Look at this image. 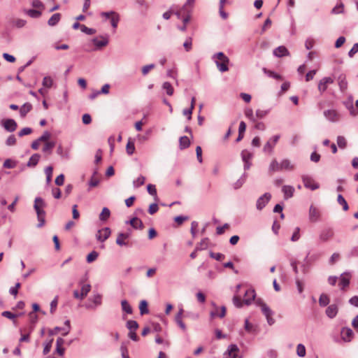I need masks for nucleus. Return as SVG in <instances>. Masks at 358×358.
I'll return each mask as SVG.
<instances>
[{"mask_svg":"<svg viewBox=\"0 0 358 358\" xmlns=\"http://www.w3.org/2000/svg\"><path fill=\"white\" fill-rule=\"evenodd\" d=\"M338 313V307L335 304L330 305L326 309V314L329 318H334L336 317Z\"/></svg>","mask_w":358,"mask_h":358,"instance_id":"412c9836","label":"nucleus"},{"mask_svg":"<svg viewBox=\"0 0 358 358\" xmlns=\"http://www.w3.org/2000/svg\"><path fill=\"white\" fill-rule=\"evenodd\" d=\"M320 217V213L319 210L315 207L314 206L311 205L310 206L309 209V220L312 222H316L319 220Z\"/></svg>","mask_w":358,"mask_h":358,"instance_id":"4468645a","label":"nucleus"},{"mask_svg":"<svg viewBox=\"0 0 358 358\" xmlns=\"http://www.w3.org/2000/svg\"><path fill=\"white\" fill-rule=\"evenodd\" d=\"M216 66L221 72H225L229 70L228 64H221L220 62L216 61Z\"/></svg>","mask_w":358,"mask_h":358,"instance_id":"13d9d810","label":"nucleus"},{"mask_svg":"<svg viewBox=\"0 0 358 358\" xmlns=\"http://www.w3.org/2000/svg\"><path fill=\"white\" fill-rule=\"evenodd\" d=\"M209 255L211 258L216 259L217 261H222L224 259V255L222 253H215L212 251L210 252Z\"/></svg>","mask_w":358,"mask_h":358,"instance_id":"09e8293b","label":"nucleus"},{"mask_svg":"<svg viewBox=\"0 0 358 358\" xmlns=\"http://www.w3.org/2000/svg\"><path fill=\"white\" fill-rule=\"evenodd\" d=\"M126 327L129 331H136L138 328V324L135 320H128Z\"/></svg>","mask_w":358,"mask_h":358,"instance_id":"72a5a7b5","label":"nucleus"},{"mask_svg":"<svg viewBox=\"0 0 358 358\" xmlns=\"http://www.w3.org/2000/svg\"><path fill=\"white\" fill-rule=\"evenodd\" d=\"M139 310L141 315H145L148 313L149 310L148 308V303L145 300H142L139 304Z\"/></svg>","mask_w":358,"mask_h":358,"instance_id":"473e14b6","label":"nucleus"},{"mask_svg":"<svg viewBox=\"0 0 358 358\" xmlns=\"http://www.w3.org/2000/svg\"><path fill=\"white\" fill-rule=\"evenodd\" d=\"M158 210H159L158 205L157 203H152L149 206L148 213L150 215H153L155 213H157L158 211Z\"/></svg>","mask_w":358,"mask_h":358,"instance_id":"338daca9","label":"nucleus"},{"mask_svg":"<svg viewBox=\"0 0 358 358\" xmlns=\"http://www.w3.org/2000/svg\"><path fill=\"white\" fill-rule=\"evenodd\" d=\"M302 180L306 188L310 189L311 190H315L320 187L319 184L315 182V180L309 176H303Z\"/></svg>","mask_w":358,"mask_h":358,"instance_id":"7ed1b4c3","label":"nucleus"},{"mask_svg":"<svg viewBox=\"0 0 358 358\" xmlns=\"http://www.w3.org/2000/svg\"><path fill=\"white\" fill-rule=\"evenodd\" d=\"M256 303L261 307L262 312L265 315L268 324L269 325L273 324L275 320L272 317L273 313L271 308L260 299L256 301Z\"/></svg>","mask_w":358,"mask_h":358,"instance_id":"f03ea898","label":"nucleus"},{"mask_svg":"<svg viewBox=\"0 0 358 358\" xmlns=\"http://www.w3.org/2000/svg\"><path fill=\"white\" fill-rule=\"evenodd\" d=\"M155 67V65L154 64H150L148 65L143 66L142 67V73L143 76L147 75L149 71L152 69H153Z\"/></svg>","mask_w":358,"mask_h":358,"instance_id":"bf43d9fd","label":"nucleus"},{"mask_svg":"<svg viewBox=\"0 0 358 358\" xmlns=\"http://www.w3.org/2000/svg\"><path fill=\"white\" fill-rule=\"evenodd\" d=\"M110 215V210L108 208L104 207L102 209V211L99 215V220L102 222H105L109 218Z\"/></svg>","mask_w":358,"mask_h":358,"instance_id":"c756f323","label":"nucleus"},{"mask_svg":"<svg viewBox=\"0 0 358 358\" xmlns=\"http://www.w3.org/2000/svg\"><path fill=\"white\" fill-rule=\"evenodd\" d=\"M245 296L246 298L243 300L244 303L250 305L255 299V292L254 289H248L245 292Z\"/></svg>","mask_w":358,"mask_h":358,"instance_id":"a211bd4d","label":"nucleus"},{"mask_svg":"<svg viewBox=\"0 0 358 358\" xmlns=\"http://www.w3.org/2000/svg\"><path fill=\"white\" fill-rule=\"evenodd\" d=\"M126 151L129 155H131L135 151V146L134 143L130 141H128L126 146Z\"/></svg>","mask_w":358,"mask_h":358,"instance_id":"603ef678","label":"nucleus"},{"mask_svg":"<svg viewBox=\"0 0 358 358\" xmlns=\"http://www.w3.org/2000/svg\"><path fill=\"white\" fill-rule=\"evenodd\" d=\"M241 157L243 161H250L252 157V154L247 150H244L241 152Z\"/></svg>","mask_w":358,"mask_h":358,"instance_id":"3c124183","label":"nucleus"},{"mask_svg":"<svg viewBox=\"0 0 358 358\" xmlns=\"http://www.w3.org/2000/svg\"><path fill=\"white\" fill-rule=\"evenodd\" d=\"M147 189H148V193L150 195L154 196L155 200H157V189L155 188V186L154 185L149 184L148 185V187H147Z\"/></svg>","mask_w":358,"mask_h":358,"instance_id":"8fccbe9b","label":"nucleus"},{"mask_svg":"<svg viewBox=\"0 0 358 358\" xmlns=\"http://www.w3.org/2000/svg\"><path fill=\"white\" fill-rule=\"evenodd\" d=\"M294 166L291 165L290 162L288 159H284L280 163V170L286 169V170H292Z\"/></svg>","mask_w":358,"mask_h":358,"instance_id":"ea45409f","label":"nucleus"},{"mask_svg":"<svg viewBox=\"0 0 358 358\" xmlns=\"http://www.w3.org/2000/svg\"><path fill=\"white\" fill-rule=\"evenodd\" d=\"M334 236V230L333 229L331 228H327V229H324L323 230L321 231L320 235H319V238L320 240V241L322 242H327L328 241H329L330 239H331Z\"/></svg>","mask_w":358,"mask_h":358,"instance_id":"6e6552de","label":"nucleus"},{"mask_svg":"<svg viewBox=\"0 0 358 358\" xmlns=\"http://www.w3.org/2000/svg\"><path fill=\"white\" fill-rule=\"evenodd\" d=\"M324 116L330 122H336L340 120V113L334 109H329L324 111Z\"/></svg>","mask_w":358,"mask_h":358,"instance_id":"20e7f679","label":"nucleus"},{"mask_svg":"<svg viewBox=\"0 0 358 358\" xmlns=\"http://www.w3.org/2000/svg\"><path fill=\"white\" fill-rule=\"evenodd\" d=\"M111 231L109 227H105L99 229L96 235V239L100 242H104L110 236Z\"/></svg>","mask_w":358,"mask_h":358,"instance_id":"1a4fd4ad","label":"nucleus"},{"mask_svg":"<svg viewBox=\"0 0 358 358\" xmlns=\"http://www.w3.org/2000/svg\"><path fill=\"white\" fill-rule=\"evenodd\" d=\"M271 198V195L270 193H265L262 196H260L256 203L257 208L259 210H262L266 205L268 203V202L270 201Z\"/></svg>","mask_w":358,"mask_h":358,"instance_id":"0eeeda50","label":"nucleus"},{"mask_svg":"<svg viewBox=\"0 0 358 358\" xmlns=\"http://www.w3.org/2000/svg\"><path fill=\"white\" fill-rule=\"evenodd\" d=\"M119 20H120V18H119L118 14L116 13L115 15L112 16V17L110 19V22H111L112 27L114 29L117 28Z\"/></svg>","mask_w":358,"mask_h":358,"instance_id":"0e129e2a","label":"nucleus"},{"mask_svg":"<svg viewBox=\"0 0 358 358\" xmlns=\"http://www.w3.org/2000/svg\"><path fill=\"white\" fill-rule=\"evenodd\" d=\"M350 275L349 273H344L341 275L339 286L341 289H344L345 287H348L350 285Z\"/></svg>","mask_w":358,"mask_h":358,"instance_id":"2eb2a0df","label":"nucleus"},{"mask_svg":"<svg viewBox=\"0 0 358 358\" xmlns=\"http://www.w3.org/2000/svg\"><path fill=\"white\" fill-rule=\"evenodd\" d=\"M99 256V253L96 251H92L87 256V262L88 263H92V262L95 261Z\"/></svg>","mask_w":358,"mask_h":358,"instance_id":"de8ad7c7","label":"nucleus"},{"mask_svg":"<svg viewBox=\"0 0 358 358\" xmlns=\"http://www.w3.org/2000/svg\"><path fill=\"white\" fill-rule=\"evenodd\" d=\"M91 289V285L90 284L83 285L81 287V292H79L78 290L73 291V296L76 299H83L88 293L90 292Z\"/></svg>","mask_w":358,"mask_h":358,"instance_id":"423d86ee","label":"nucleus"},{"mask_svg":"<svg viewBox=\"0 0 358 358\" xmlns=\"http://www.w3.org/2000/svg\"><path fill=\"white\" fill-rule=\"evenodd\" d=\"M334 83V80L331 77H324L323 78L318 84V90L320 93H323L327 89L329 84H332Z\"/></svg>","mask_w":358,"mask_h":358,"instance_id":"f8f14e48","label":"nucleus"},{"mask_svg":"<svg viewBox=\"0 0 358 358\" xmlns=\"http://www.w3.org/2000/svg\"><path fill=\"white\" fill-rule=\"evenodd\" d=\"M122 310L127 314H132L133 310L130 304L127 300L121 301Z\"/></svg>","mask_w":358,"mask_h":358,"instance_id":"7c9ffc66","label":"nucleus"},{"mask_svg":"<svg viewBox=\"0 0 358 358\" xmlns=\"http://www.w3.org/2000/svg\"><path fill=\"white\" fill-rule=\"evenodd\" d=\"M280 170V164L274 159L271 162L269 166V171H278Z\"/></svg>","mask_w":358,"mask_h":358,"instance_id":"79ce46f5","label":"nucleus"},{"mask_svg":"<svg viewBox=\"0 0 358 358\" xmlns=\"http://www.w3.org/2000/svg\"><path fill=\"white\" fill-rule=\"evenodd\" d=\"M245 115L252 122H255V117L253 115V110L251 108H248L245 110Z\"/></svg>","mask_w":358,"mask_h":358,"instance_id":"e2e57ef3","label":"nucleus"},{"mask_svg":"<svg viewBox=\"0 0 358 358\" xmlns=\"http://www.w3.org/2000/svg\"><path fill=\"white\" fill-rule=\"evenodd\" d=\"M282 191L284 193L285 199H287L293 196L294 188L290 185H284L282 188Z\"/></svg>","mask_w":358,"mask_h":358,"instance_id":"aec40b11","label":"nucleus"},{"mask_svg":"<svg viewBox=\"0 0 358 358\" xmlns=\"http://www.w3.org/2000/svg\"><path fill=\"white\" fill-rule=\"evenodd\" d=\"M53 81L50 76H45L43 79V86L47 88H50L52 85Z\"/></svg>","mask_w":358,"mask_h":358,"instance_id":"a18cd8bd","label":"nucleus"},{"mask_svg":"<svg viewBox=\"0 0 358 358\" xmlns=\"http://www.w3.org/2000/svg\"><path fill=\"white\" fill-rule=\"evenodd\" d=\"M126 239H127V235H124L123 233H119L116 238V244L119 246H126L127 245V242L124 241Z\"/></svg>","mask_w":358,"mask_h":358,"instance_id":"cd10ccee","label":"nucleus"},{"mask_svg":"<svg viewBox=\"0 0 358 358\" xmlns=\"http://www.w3.org/2000/svg\"><path fill=\"white\" fill-rule=\"evenodd\" d=\"M46 204L44 200L41 197H36L34 200V208L36 210L38 220V227H42L45 224V212L43 208Z\"/></svg>","mask_w":358,"mask_h":358,"instance_id":"f257e3e1","label":"nucleus"},{"mask_svg":"<svg viewBox=\"0 0 358 358\" xmlns=\"http://www.w3.org/2000/svg\"><path fill=\"white\" fill-rule=\"evenodd\" d=\"M296 354L301 357L306 355V348L303 344H298L296 347Z\"/></svg>","mask_w":358,"mask_h":358,"instance_id":"49530a36","label":"nucleus"},{"mask_svg":"<svg viewBox=\"0 0 358 358\" xmlns=\"http://www.w3.org/2000/svg\"><path fill=\"white\" fill-rule=\"evenodd\" d=\"M211 304L214 307V310L210 311V318L213 319L215 317H219L220 318H223L226 315L225 306H222L220 313H217L218 307L216 306V304L214 302H212Z\"/></svg>","mask_w":358,"mask_h":358,"instance_id":"9b49d317","label":"nucleus"},{"mask_svg":"<svg viewBox=\"0 0 358 358\" xmlns=\"http://www.w3.org/2000/svg\"><path fill=\"white\" fill-rule=\"evenodd\" d=\"M55 146V143L54 141L48 142L45 144L43 151L44 152L51 153L52 149Z\"/></svg>","mask_w":358,"mask_h":358,"instance_id":"c03bdc74","label":"nucleus"},{"mask_svg":"<svg viewBox=\"0 0 358 358\" xmlns=\"http://www.w3.org/2000/svg\"><path fill=\"white\" fill-rule=\"evenodd\" d=\"M358 52V43H355L353 47L350 50L348 56L352 57Z\"/></svg>","mask_w":358,"mask_h":358,"instance_id":"774afa93","label":"nucleus"},{"mask_svg":"<svg viewBox=\"0 0 358 358\" xmlns=\"http://www.w3.org/2000/svg\"><path fill=\"white\" fill-rule=\"evenodd\" d=\"M100 38H101V40H99L97 38H94L92 40L94 45L97 48H101L107 45L108 43V39L106 36H100Z\"/></svg>","mask_w":358,"mask_h":358,"instance_id":"f3484780","label":"nucleus"},{"mask_svg":"<svg viewBox=\"0 0 358 358\" xmlns=\"http://www.w3.org/2000/svg\"><path fill=\"white\" fill-rule=\"evenodd\" d=\"M126 223L129 224L133 228L136 229H142L144 227L143 222L136 217H133L129 221H127Z\"/></svg>","mask_w":358,"mask_h":358,"instance_id":"6ab92c4d","label":"nucleus"},{"mask_svg":"<svg viewBox=\"0 0 358 358\" xmlns=\"http://www.w3.org/2000/svg\"><path fill=\"white\" fill-rule=\"evenodd\" d=\"M213 58H216L220 61L229 62V58L222 52H217L215 55H214Z\"/></svg>","mask_w":358,"mask_h":358,"instance_id":"6e6d98bb","label":"nucleus"},{"mask_svg":"<svg viewBox=\"0 0 358 358\" xmlns=\"http://www.w3.org/2000/svg\"><path fill=\"white\" fill-rule=\"evenodd\" d=\"M233 303L234 306L237 308H241L243 306V301H241V298L238 296H234L233 297Z\"/></svg>","mask_w":358,"mask_h":358,"instance_id":"69168bd1","label":"nucleus"},{"mask_svg":"<svg viewBox=\"0 0 358 358\" xmlns=\"http://www.w3.org/2000/svg\"><path fill=\"white\" fill-rule=\"evenodd\" d=\"M12 23L16 27L22 28V27H23L25 25L26 21L24 20H22V19H14L12 21Z\"/></svg>","mask_w":358,"mask_h":358,"instance_id":"864d4df0","label":"nucleus"},{"mask_svg":"<svg viewBox=\"0 0 358 358\" xmlns=\"http://www.w3.org/2000/svg\"><path fill=\"white\" fill-rule=\"evenodd\" d=\"M16 166V163L10 159H7L3 162V167L6 169H13Z\"/></svg>","mask_w":358,"mask_h":358,"instance_id":"052dcab7","label":"nucleus"},{"mask_svg":"<svg viewBox=\"0 0 358 358\" xmlns=\"http://www.w3.org/2000/svg\"><path fill=\"white\" fill-rule=\"evenodd\" d=\"M208 245V238H205L201 241L196 246V251L206 250Z\"/></svg>","mask_w":358,"mask_h":358,"instance_id":"2f4dec72","label":"nucleus"},{"mask_svg":"<svg viewBox=\"0 0 358 358\" xmlns=\"http://www.w3.org/2000/svg\"><path fill=\"white\" fill-rule=\"evenodd\" d=\"M60 18H61L60 13L53 14L48 21V25L51 26V27L56 25L59 22Z\"/></svg>","mask_w":358,"mask_h":358,"instance_id":"bb28decb","label":"nucleus"},{"mask_svg":"<svg viewBox=\"0 0 358 358\" xmlns=\"http://www.w3.org/2000/svg\"><path fill=\"white\" fill-rule=\"evenodd\" d=\"M1 126L8 132H13L16 130L17 124L13 119H6L1 120Z\"/></svg>","mask_w":358,"mask_h":358,"instance_id":"39448f33","label":"nucleus"},{"mask_svg":"<svg viewBox=\"0 0 358 358\" xmlns=\"http://www.w3.org/2000/svg\"><path fill=\"white\" fill-rule=\"evenodd\" d=\"M162 87L164 90H166V94L169 95V96H171L173 95V88L171 85V84L169 82H165L164 83L163 85H162Z\"/></svg>","mask_w":358,"mask_h":358,"instance_id":"58836bf2","label":"nucleus"},{"mask_svg":"<svg viewBox=\"0 0 358 358\" xmlns=\"http://www.w3.org/2000/svg\"><path fill=\"white\" fill-rule=\"evenodd\" d=\"M239 351L238 346L235 344H231L227 349V353L231 358H237V352Z\"/></svg>","mask_w":358,"mask_h":358,"instance_id":"4be33fe9","label":"nucleus"},{"mask_svg":"<svg viewBox=\"0 0 358 358\" xmlns=\"http://www.w3.org/2000/svg\"><path fill=\"white\" fill-rule=\"evenodd\" d=\"M81 31L88 35H92L96 33V30L92 28H89L85 25H81Z\"/></svg>","mask_w":358,"mask_h":358,"instance_id":"4d7b16f0","label":"nucleus"},{"mask_svg":"<svg viewBox=\"0 0 358 358\" xmlns=\"http://www.w3.org/2000/svg\"><path fill=\"white\" fill-rule=\"evenodd\" d=\"M194 3V0H187L185 4L182 6V10L184 12H187V13L189 12L188 8H192Z\"/></svg>","mask_w":358,"mask_h":358,"instance_id":"680f3d73","label":"nucleus"},{"mask_svg":"<svg viewBox=\"0 0 358 358\" xmlns=\"http://www.w3.org/2000/svg\"><path fill=\"white\" fill-rule=\"evenodd\" d=\"M338 203L343 206V209L344 210H348L349 207L347 201H345V198L341 195L338 194L337 198Z\"/></svg>","mask_w":358,"mask_h":358,"instance_id":"c9c22d12","label":"nucleus"},{"mask_svg":"<svg viewBox=\"0 0 358 358\" xmlns=\"http://www.w3.org/2000/svg\"><path fill=\"white\" fill-rule=\"evenodd\" d=\"M341 338L345 342H350L354 336V333L351 329L348 327H343L341 329Z\"/></svg>","mask_w":358,"mask_h":358,"instance_id":"ddd939ff","label":"nucleus"},{"mask_svg":"<svg viewBox=\"0 0 358 358\" xmlns=\"http://www.w3.org/2000/svg\"><path fill=\"white\" fill-rule=\"evenodd\" d=\"M40 158H41V156L39 154L32 155L27 162V166H29V167L36 166L37 165V164L38 163Z\"/></svg>","mask_w":358,"mask_h":358,"instance_id":"5701e85b","label":"nucleus"},{"mask_svg":"<svg viewBox=\"0 0 358 358\" xmlns=\"http://www.w3.org/2000/svg\"><path fill=\"white\" fill-rule=\"evenodd\" d=\"M32 109V106L29 103H25L20 109V113L22 117L26 116V115Z\"/></svg>","mask_w":358,"mask_h":358,"instance_id":"393cba45","label":"nucleus"},{"mask_svg":"<svg viewBox=\"0 0 358 358\" xmlns=\"http://www.w3.org/2000/svg\"><path fill=\"white\" fill-rule=\"evenodd\" d=\"M337 144L340 148L344 149L347 146V141L345 138V137L342 136H338L337 137Z\"/></svg>","mask_w":358,"mask_h":358,"instance_id":"a19ab883","label":"nucleus"},{"mask_svg":"<svg viewBox=\"0 0 358 358\" xmlns=\"http://www.w3.org/2000/svg\"><path fill=\"white\" fill-rule=\"evenodd\" d=\"M263 71L266 74H267L269 77H271L273 78L278 79V80H282V77L280 74H278V73H275L274 71L268 70L266 68L263 69Z\"/></svg>","mask_w":358,"mask_h":358,"instance_id":"e433bc0d","label":"nucleus"},{"mask_svg":"<svg viewBox=\"0 0 358 358\" xmlns=\"http://www.w3.org/2000/svg\"><path fill=\"white\" fill-rule=\"evenodd\" d=\"M280 135H275L273 136L272 138L269 139L264 146V152L271 153L273 147L275 146V143L278 141Z\"/></svg>","mask_w":358,"mask_h":358,"instance_id":"9d476101","label":"nucleus"},{"mask_svg":"<svg viewBox=\"0 0 358 358\" xmlns=\"http://www.w3.org/2000/svg\"><path fill=\"white\" fill-rule=\"evenodd\" d=\"M273 55L277 57H282L289 55V52L285 46L281 45L274 49Z\"/></svg>","mask_w":358,"mask_h":358,"instance_id":"dca6fc26","label":"nucleus"},{"mask_svg":"<svg viewBox=\"0 0 358 358\" xmlns=\"http://www.w3.org/2000/svg\"><path fill=\"white\" fill-rule=\"evenodd\" d=\"M192 39L191 37H188L183 43V47L187 52H189L192 49Z\"/></svg>","mask_w":358,"mask_h":358,"instance_id":"5fc2aeb1","label":"nucleus"},{"mask_svg":"<svg viewBox=\"0 0 358 358\" xmlns=\"http://www.w3.org/2000/svg\"><path fill=\"white\" fill-rule=\"evenodd\" d=\"M338 85L341 91L344 92L348 87V82L345 79V76L341 75L338 77Z\"/></svg>","mask_w":358,"mask_h":358,"instance_id":"c85d7f7f","label":"nucleus"},{"mask_svg":"<svg viewBox=\"0 0 358 358\" xmlns=\"http://www.w3.org/2000/svg\"><path fill=\"white\" fill-rule=\"evenodd\" d=\"M329 303V296L325 294H322L319 299V303L321 306H326Z\"/></svg>","mask_w":358,"mask_h":358,"instance_id":"4c0bfd02","label":"nucleus"},{"mask_svg":"<svg viewBox=\"0 0 358 358\" xmlns=\"http://www.w3.org/2000/svg\"><path fill=\"white\" fill-rule=\"evenodd\" d=\"M180 148L181 150L188 148L190 145V141L186 136H181L179 139Z\"/></svg>","mask_w":358,"mask_h":358,"instance_id":"a878e982","label":"nucleus"},{"mask_svg":"<svg viewBox=\"0 0 358 358\" xmlns=\"http://www.w3.org/2000/svg\"><path fill=\"white\" fill-rule=\"evenodd\" d=\"M145 178L143 176H140L136 180L133 181L134 187L136 188L139 187L145 183Z\"/></svg>","mask_w":358,"mask_h":358,"instance_id":"37998d69","label":"nucleus"},{"mask_svg":"<svg viewBox=\"0 0 358 358\" xmlns=\"http://www.w3.org/2000/svg\"><path fill=\"white\" fill-rule=\"evenodd\" d=\"M64 343V340L62 338H58L56 341V351L59 355L62 356L64 354V348L62 345Z\"/></svg>","mask_w":358,"mask_h":358,"instance_id":"b1692460","label":"nucleus"},{"mask_svg":"<svg viewBox=\"0 0 358 358\" xmlns=\"http://www.w3.org/2000/svg\"><path fill=\"white\" fill-rule=\"evenodd\" d=\"M53 168L51 166H48L45 169V173L46 175V182L49 184L52 180Z\"/></svg>","mask_w":358,"mask_h":358,"instance_id":"f704fd0d","label":"nucleus"}]
</instances>
